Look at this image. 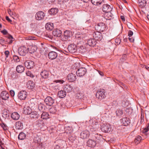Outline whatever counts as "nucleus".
I'll list each match as a JSON object with an SVG mask.
<instances>
[{
  "label": "nucleus",
  "mask_w": 149,
  "mask_h": 149,
  "mask_svg": "<svg viewBox=\"0 0 149 149\" xmlns=\"http://www.w3.org/2000/svg\"><path fill=\"white\" fill-rule=\"evenodd\" d=\"M64 81L62 79H57L56 80V84L58 83H59L61 84H63Z\"/></svg>",
  "instance_id": "nucleus-52"
},
{
  "label": "nucleus",
  "mask_w": 149,
  "mask_h": 149,
  "mask_svg": "<svg viewBox=\"0 0 149 149\" xmlns=\"http://www.w3.org/2000/svg\"><path fill=\"white\" fill-rule=\"evenodd\" d=\"M4 54L6 56V58L8 57V56L9 54V52L8 50L6 51L5 52Z\"/></svg>",
  "instance_id": "nucleus-57"
},
{
  "label": "nucleus",
  "mask_w": 149,
  "mask_h": 149,
  "mask_svg": "<svg viewBox=\"0 0 149 149\" xmlns=\"http://www.w3.org/2000/svg\"><path fill=\"white\" fill-rule=\"evenodd\" d=\"M90 131L91 132H93L96 131L97 130V127L95 125H93V126H89Z\"/></svg>",
  "instance_id": "nucleus-39"
},
{
  "label": "nucleus",
  "mask_w": 149,
  "mask_h": 149,
  "mask_svg": "<svg viewBox=\"0 0 149 149\" xmlns=\"http://www.w3.org/2000/svg\"><path fill=\"white\" fill-rule=\"evenodd\" d=\"M127 55L125 54H123L122 57V58L121 59V60H122L121 61H123L125 60L127 58Z\"/></svg>",
  "instance_id": "nucleus-51"
},
{
  "label": "nucleus",
  "mask_w": 149,
  "mask_h": 149,
  "mask_svg": "<svg viewBox=\"0 0 149 149\" xmlns=\"http://www.w3.org/2000/svg\"><path fill=\"white\" fill-rule=\"evenodd\" d=\"M45 14L44 12L42 11L38 12L35 16L36 19L38 20H41L43 19Z\"/></svg>",
  "instance_id": "nucleus-9"
},
{
  "label": "nucleus",
  "mask_w": 149,
  "mask_h": 149,
  "mask_svg": "<svg viewBox=\"0 0 149 149\" xmlns=\"http://www.w3.org/2000/svg\"><path fill=\"white\" fill-rule=\"evenodd\" d=\"M34 83L32 81H29L27 83L28 87L32 89L34 86Z\"/></svg>",
  "instance_id": "nucleus-34"
},
{
  "label": "nucleus",
  "mask_w": 149,
  "mask_h": 149,
  "mask_svg": "<svg viewBox=\"0 0 149 149\" xmlns=\"http://www.w3.org/2000/svg\"><path fill=\"white\" fill-rule=\"evenodd\" d=\"M102 10L105 13L110 12L112 10V7L109 5L106 4L103 5L102 6Z\"/></svg>",
  "instance_id": "nucleus-8"
},
{
  "label": "nucleus",
  "mask_w": 149,
  "mask_h": 149,
  "mask_svg": "<svg viewBox=\"0 0 149 149\" xmlns=\"http://www.w3.org/2000/svg\"><path fill=\"white\" fill-rule=\"evenodd\" d=\"M16 70L18 72L22 73L23 72L24 70V66L21 65H18L17 66Z\"/></svg>",
  "instance_id": "nucleus-28"
},
{
  "label": "nucleus",
  "mask_w": 149,
  "mask_h": 149,
  "mask_svg": "<svg viewBox=\"0 0 149 149\" xmlns=\"http://www.w3.org/2000/svg\"><path fill=\"white\" fill-rule=\"evenodd\" d=\"M66 94L65 91L61 90L58 92L57 96L60 98H63L65 96Z\"/></svg>",
  "instance_id": "nucleus-26"
},
{
  "label": "nucleus",
  "mask_w": 149,
  "mask_h": 149,
  "mask_svg": "<svg viewBox=\"0 0 149 149\" xmlns=\"http://www.w3.org/2000/svg\"><path fill=\"white\" fill-rule=\"evenodd\" d=\"M129 40L131 42H133L134 41V39L132 37H129Z\"/></svg>",
  "instance_id": "nucleus-62"
},
{
  "label": "nucleus",
  "mask_w": 149,
  "mask_h": 149,
  "mask_svg": "<svg viewBox=\"0 0 149 149\" xmlns=\"http://www.w3.org/2000/svg\"><path fill=\"white\" fill-rule=\"evenodd\" d=\"M62 31L59 29H56V37H60L61 36Z\"/></svg>",
  "instance_id": "nucleus-45"
},
{
  "label": "nucleus",
  "mask_w": 149,
  "mask_h": 149,
  "mask_svg": "<svg viewBox=\"0 0 149 149\" xmlns=\"http://www.w3.org/2000/svg\"><path fill=\"white\" fill-rule=\"evenodd\" d=\"M36 124L37 125H38V127H42L44 124L43 121L42 120L39 119L36 121Z\"/></svg>",
  "instance_id": "nucleus-35"
},
{
  "label": "nucleus",
  "mask_w": 149,
  "mask_h": 149,
  "mask_svg": "<svg viewBox=\"0 0 149 149\" xmlns=\"http://www.w3.org/2000/svg\"><path fill=\"white\" fill-rule=\"evenodd\" d=\"M123 114V111L120 109H118L116 111V114L117 116H121Z\"/></svg>",
  "instance_id": "nucleus-42"
},
{
  "label": "nucleus",
  "mask_w": 149,
  "mask_h": 149,
  "mask_svg": "<svg viewBox=\"0 0 149 149\" xmlns=\"http://www.w3.org/2000/svg\"><path fill=\"white\" fill-rule=\"evenodd\" d=\"M92 3L96 5H98L101 4L104 2V0H91Z\"/></svg>",
  "instance_id": "nucleus-23"
},
{
  "label": "nucleus",
  "mask_w": 149,
  "mask_h": 149,
  "mask_svg": "<svg viewBox=\"0 0 149 149\" xmlns=\"http://www.w3.org/2000/svg\"><path fill=\"white\" fill-rule=\"evenodd\" d=\"M83 97V95L82 93H78L77 94L76 97L77 99H82Z\"/></svg>",
  "instance_id": "nucleus-43"
},
{
  "label": "nucleus",
  "mask_w": 149,
  "mask_h": 149,
  "mask_svg": "<svg viewBox=\"0 0 149 149\" xmlns=\"http://www.w3.org/2000/svg\"><path fill=\"white\" fill-rule=\"evenodd\" d=\"M99 31L94 32L93 35L94 38L96 40H101L102 38V34Z\"/></svg>",
  "instance_id": "nucleus-7"
},
{
  "label": "nucleus",
  "mask_w": 149,
  "mask_h": 149,
  "mask_svg": "<svg viewBox=\"0 0 149 149\" xmlns=\"http://www.w3.org/2000/svg\"><path fill=\"white\" fill-rule=\"evenodd\" d=\"M67 39L70 37V33L69 31H66L64 32L63 35Z\"/></svg>",
  "instance_id": "nucleus-41"
},
{
  "label": "nucleus",
  "mask_w": 149,
  "mask_h": 149,
  "mask_svg": "<svg viewBox=\"0 0 149 149\" xmlns=\"http://www.w3.org/2000/svg\"><path fill=\"white\" fill-rule=\"evenodd\" d=\"M72 127H70L69 126L66 127L65 128V129L66 130V131H67V130H70L71 131V130H72Z\"/></svg>",
  "instance_id": "nucleus-63"
},
{
  "label": "nucleus",
  "mask_w": 149,
  "mask_h": 149,
  "mask_svg": "<svg viewBox=\"0 0 149 149\" xmlns=\"http://www.w3.org/2000/svg\"><path fill=\"white\" fill-rule=\"evenodd\" d=\"M13 39V36L11 35H9L6 40V42L8 43H11L13 42V40L12 39Z\"/></svg>",
  "instance_id": "nucleus-38"
},
{
  "label": "nucleus",
  "mask_w": 149,
  "mask_h": 149,
  "mask_svg": "<svg viewBox=\"0 0 149 149\" xmlns=\"http://www.w3.org/2000/svg\"><path fill=\"white\" fill-rule=\"evenodd\" d=\"M26 134L24 132H21L18 136V138L19 139L23 140L26 138Z\"/></svg>",
  "instance_id": "nucleus-36"
},
{
  "label": "nucleus",
  "mask_w": 149,
  "mask_h": 149,
  "mask_svg": "<svg viewBox=\"0 0 149 149\" xmlns=\"http://www.w3.org/2000/svg\"><path fill=\"white\" fill-rule=\"evenodd\" d=\"M133 34V32L131 30H129L128 32V35L129 37H131Z\"/></svg>",
  "instance_id": "nucleus-56"
},
{
  "label": "nucleus",
  "mask_w": 149,
  "mask_h": 149,
  "mask_svg": "<svg viewBox=\"0 0 149 149\" xmlns=\"http://www.w3.org/2000/svg\"><path fill=\"white\" fill-rule=\"evenodd\" d=\"M61 40H62L63 41H65L66 40L68 39L67 38H66L65 36L64 35H62L61 37Z\"/></svg>",
  "instance_id": "nucleus-58"
},
{
  "label": "nucleus",
  "mask_w": 149,
  "mask_h": 149,
  "mask_svg": "<svg viewBox=\"0 0 149 149\" xmlns=\"http://www.w3.org/2000/svg\"><path fill=\"white\" fill-rule=\"evenodd\" d=\"M13 60L15 61L16 62H19L20 61L19 58L18 56L15 55L13 56Z\"/></svg>",
  "instance_id": "nucleus-48"
},
{
  "label": "nucleus",
  "mask_w": 149,
  "mask_h": 149,
  "mask_svg": "<svg viewBox=\"0 0 149 149\" xmlns=\"http://www.w3.org/2000/svg\"><path fill=\"white\" fill-rule=\"evenodd\" d=\"M49 116L48 113L43 111L41 115V118L43 119H47L49 118Z\"/></svg>",
  "instance_id": "nucleus-33"
},
{
  "label": "nucleus",
  "mask_w": 149,
  "mask_h": 149,
  "mask_svg": "<svg viewBox=\"0 0 149 149\" xmlns=\"http://www.w3.org/2000/svg\"><path fill=\"white\" fill-rule=\"evenodd\" d=\"M49 72L46 70H42L40 72V75L44 79H47L49 76Z\"/></svg>",
  "instance_id": "nucleus-20"
},
{
  "label": "nucleus",
  "mask_w": 149,
  "mask_h": 149,
  "mask_svg": "<svg viewBox=\"0 0 149 149\" xmlns=\"http://www.w3.org/2000/svg\"><path fill=\"white\" fill-rule=\"evenodd\" d=\"M87 146L90 148H93L95 146L96 142L93 139H89L87 142Z\"/></svg>",
  "instance_id": "nucleus-12"
},
{
  "label": "nucleus",
  "mask_w": 149,
  "mask_h": 149,
  "mask_svg": "<svg viewBox=\"0 0 149 149\" xmlns=\"http://www.w3.org/2000/svg\"><path fill=\"white\" fill-rule=\"evenodd\" d=\"M121 42V39L119 38H116L115 40V42L116 45L120 44Z\"/></svg>",
  "instance_id": "nucleus-50"
},
{
  "label": "nucleus",
  "mask_w": 149,
  "mask_h": 149,
  "mask_svg": "<svg viewBox=\"0 0 149 149\" xmlns=\"http://www.w3.org/2000/svg\"><path fill=\"white\" fill-rule=\"evenodd\" d=\"M90 135L89 132L85 130L82 131L80 134V137L83 139H86Z\"/></svg>",
  "instance_id": "nucleus-16"
},
{
  "label": "nucleus",
  "mask_w": 149,
  "mask_h": 149,
  "mask_svg": "<svg viewBox=\"0 0 149 149\" xmlns=\"http://www.w3.org/2000/svg\"><path fill=\"white\" fill-rule=\"evenodd\" d=\"M91 136L92 139L95 141L96 142L98 140H100L102 138L101 136L98 135L97 133H91Z\"/></svg>",
  "instance_id": "nucleus-15"
},
{
  "label": "nucleus",
  "mask_w": 149,
  "mask_h": 149,
  "mask_svg": "<svg viewBox=\"0 0 149 149\" xmlns=\"http://www.w3.org/2000/svg\"><path fill=\"white\" fill-rule=\"evenodd\" d=\"M28 51H29V48H27L24 46L20 47L18 49L19 54L20 55L22 56H25Z\"/></svg>",
  "instance_id": "nucleus-3"
},
{
  "label": "nucleus",
  "mask_w": 149,
  "mask_h": 149,
  "mask_svg": "<svg viewBox=\"0 0 149 149\" xmlns=\"http://www.w3.org/2000/svg\"><path fill=\"white\" fill-rule=\"evenodd\" d=\"M26 39L27 40H33V38L32 37H26Z\"/></svg>",
  "instance_id": "nucleus-64"
},
{
  "label": "nucleus",
  "mask_w": 149,
  "mask_h": 149,
  "mask_svg": "<svg viewBox=\"0 0 149 149\" xmlns=\"http://www.w3.org/2000/svg\"><path fill=\"white\" fill-rule=\"evenodd\" d=\"M30 49H31L33 50L32 51H31V52H30V53H33L35 52L36 51V50L37 49V48L36 47H32Z\"/></svg>",
  "instance_id": "nucleus-53"
},
{
  "label": "nucleus",
  "mask_w": 149,
  "mask_h": 149,
  "mask_svg": "<svg viewBox=\"0 0 149 149\" xmlns=\"http://www.w3.org/2000/svg\"><path fill=\"white\" fill-rule=\"evenodd\" d=\"M55 8H52L49 10L48 13L51 15H54L56 14Z\"/></svg>",
  "instance_id": "nucleus-40"
},
{
  "label": "nucleus",
  "mask_w": 149,
  "mask_h": 149,
  "mask_svg": "<svg viewBox=\"0 0 149 149\" xmlns=\"http://www.w3.org/2000/svg\"><path fill=\"white\" fill-rule=\"evenodd\" d=\"M11 116L13 119L17 120L19 119V115L17 112H14L11 114Z\"/></svg>",
  "instance_id": "nucleus-22"
},
{
  "label": "nucleus",
  "mask_w": 149,
  "mask_h": 149,
  "mask_svg": "<svg viewBox=\"0 0 149 149\" xmlns=\"http://www.w3.org/2000/svg\"><path fill=\"white\" fill-rule=\"evenodd\" d=\"M67 78L69 82H73L77 79V77L75 74L72 73L69 74L67 77Z\"/></svg>",
  "instance_id": "nucleus-11"
},
{
  "label": "nucleus",
  "mask_w": 149,
  "mask_h": 149,
  "mask_svg": "<svg viewBox=\"0 0 149 149\" xmlns=\"http://www.w3.org/2000/svg\"><path fill=\"white\" fill-rule=\"evenodd\" d=\"M141 116L140 117L141 123H142L143 122L144 119V114L143 111H141Z\"/></svg>",
  "instance_id": "nucleus-46"
},
{
  "label": "nucleus",
  "mask_w": 149,
  "mask_h": 149,
  "mask_svg": "<svg viewBox=\"0 0 149 149\" xmlns=\"http://www.w3.org/2000/svg\"><path fill=\"white\" fill-rule=\"evenodd\" d=\"M68 49L70 53H75L77 50V46L74 44H71L68 46Z\"/></svg>",
  "instance_id": "nucleus-6"
},
{
  "label": "nucleus",
  "mask_w": 149,
  "mask_h": 149,
  "mask_svg": "<svg viewBox=\"0 0 149 149\" xmlns=\"http://www.w3.org/2000/svg\"><path fill=\"white\" fill-rule=\"evenodd\" d=\"M45 106L43 104L40 103L38 104V109L41 112H43L45 110Z\"/></svg>",
  "instance_id": "nucleus-30"
},
{
  "label": "nucleus",
  "mask_w": 149,
  "mask_h": 149,
  "mask_svg": "<svg viewBox=\"0 0 149 149\" xmlns=\"http://www.w3.org/2000/svg\"><path fill=\"white\" fill-rule=\"evenodd\" d=\"M29 115L30 117L32 118H37L39 116L37 112L36 111H32Z\"/></svg>",
  "instance_id": "nucleus-25"
},
{
  "label": "nucleus",
  "mask_w": 149,
  "mask_h": 149,
  "mask_svg": "<svg viewBox=\"0 0 149 149\" xmlns=\"http://www.w3.org/2000/svg\"><path fill=\"white\" fill-rule=\"evenodd\" d=\"M15 127L17 129L21 130L23 128V124L20 121L17 122L15 125Z\"/></svg>",
  "instance_id": "nucleus-27"
},
{
  "label": "nucleus",
  "mask_w": 149,
  "mask_h": 149,
  "mask_svg": "<svg viewBox=\"0 0 149 149\" xmlns=\"http://www.w3.org/2000/svg\"><path fill=\"white\" fill-rule=\"evenodd\" d=\"M26 75L31 77V78H34L35 77V76L32 74L31 72L28 71L26 73Z\"/></svg>",
  "instance_id": "nucleus-44"
},
{
  "label": "nucleus",
  "mask_w": 149,
  "mask_h": 149,
  "mask_svg": "<svg viewBox=\"0 0 149 149\" xmlns=\"http://www.w3.org/2000/svg\"><path fill=\"white\" fill-rule=\"evenodd\" d=\"M141 136H138L136 138H135L134 141L136 144H138L140 143L141 140Z\"/></svg>",
  "instance_id": "nucleus-37"
},
{
  "label": "nucleus",
  "mask_w": 149,
  "mask_h": 149,
  "mask_svg": "<svg viewBox=\"0 0 149 149\" xmlns=\"http://www.w3.org/2000/svg\"><path fill=\"white\" fill-rule=\"evenodd\" d=\"M138 2L139 6L141 7H143L146 6V0H139Z\"/></svg>",
  "instance_id": "nucleus-32"
},
{
  "label": "nucleus",
  "mask_w": 149,
  "mask_h": 149,
  "mask_svg": "<svg viewBox=\"0 0 149 149\" xmlns=\"http://www.w3.org/2000/svg\"><path fill=\"white\" fill-rule=\"evenodd\" d=\"M27 96V93L24 91H21L19 93L18 97L20 100H24Z\"/></svg>",
  "instance_id": "nucleus-10"
},
{
  "label": "nucleus",
  "mask_w": 149,
  "mask_h": 149,
  "mask_svg": "<svg viewBox=\"0 0 149 149\" xmlns=\"http://www.w3.org/2000/svg\"><path fill=\"white\" fill-rule=\"evenodd\" d=\"M149 130L148 127L142 130V132L143 133L145 134L146 135H147V132H148Z\"/></svg>",
  "instance_id": "nucleus-49"
},
{
  "label": "nucleus",
  "mask_w": 149,
  "mask_h": 149,
  "mask_svg": "<svg viewBox=\"0 0 149 149\" xmlns=\"http://www.w3.org/2000/svg\"><path fill=\"white\" fill-rule=\"evenodd\" d=\"M106 26V25L104 23L100 22L97 24L95 27V29L98 31L103 32L105 30Z\"/></svg>",
  "instance_id": "nucleus-4"
},
{
  "label": "nucleus",
  "mask_w": 149,
  "mask_h": 149,
  "mask_svg": "<svg viewBox=\"0 0 149 149\" xmlns=\"http://www.w3.org/2000/svg\"><path fill=\"white\" fill-rule=\"evenodd\" d=\"M72 89V86L70 84H67L65 85L64 89L65 91H67V92H71Z\"/></svg>",
  "instance_id": "nucleus-29"
},
{
  "label": "nucleus",
  "mask_w": 149,
  "mask_h": 149,
  "mask_svg": "<svg viewBox=\"0 0 149 149\" xmlns=\"http://www.w3.org/2000/svg\"><path fill=\"white\" fill-rule=\"evenodd\" d=\"M45 102L46 104L48 106H51L54 103V100L50 97H47L45 100Z\"/></svg>",
  "instance_id": "nucleus-17"
},
{
  "label": "nucleus",
  "mask_w": 149,
  "mask_h": 149,
  "mask_svg": "<svg viewBox=\"0 0 149 149\" xmlns=\"http://www.w3.org/2000/svg\"><path fill=\"white\" fill-rule=\"evenodd\" d=\"M86 49L85 48H83V49H82L81 48L79 49V52L80 53H81V54H84L86 52Z\"/></svg>",
  "instance_id": "nucleus-54"
},
{
  "label": "nucleus",
  "mask_w": 149,
  "mask_h": 149,
  "mask_svg": "<svg viewBox=\"0 0 149 149\" xmlns=\"http://www.w3.org/2000/svg\"><path fill=\"white\" fill-rule=\"evenodd\" d=\"M9 97V94L6 91H3L1 93V97L2 100H6Z\"/></svg>",
  "instance_id": "nucleus-19"
},
{
  "label": "nucleus",
  "mask_w": 149,
  "mask_h": 149,
  "mask_svg": "<svg viewBox=\"0 0 149 149\" xmlns=\"http://www.w3.org/2000/svg\"><path fill=\"white\" fill-rule=\"evenodd\" d=\"M1 32L4 35H6L8 33L7 31L5 29H4V30L1 31Z\"/></svg>",
  "instance_id": "nucleus-60"
},
{
  "label": "nucleus",
  "mask_w": 149,
  "mask_h": 149,
  "mask_svg": "<svg viewBox=\"0 0 149 149\" xmlns=\"http://www.w3.org/2000/svg\"><path fill=\"white\" fill-rule=\"evenodd\" d=\"M88 44L90 46L94 47L97 43V41L94 38H91L88 40Z\"/></svg>",
  "instance_id": "nucleus-14"
},
{
  "label": "nucleus",
  "mask_w": 149,
  "mask_h": 149,
  "mask_svg": "<svg viewBox=\"0 0 149 149\" xmlns=\"http://www.w3.org/2000/svg\"><path fill=\"white\" fill-rule=\"evenodd\" d=\"M32 112L31 109L29 107H24L23 109V112L26 114L30 115Z\"/></svg>",
  "instance_id": "nucleus-21"
},
{
  "label": "nucleus",
  "mask_w": 149,
  "mask_h": 149,
  "mask_svg": "<svg viewBox=\"0 0 149 149\" xmlns=\"http://www.w3.org/2000/svg\"><path fill=\"white\" fill-rule=\"evenodd\" d=\"M1 126L2 127L3 130H6V127L5 125L3 123H2L1 124Z\"/></svg>",
  "instance_id": "nucleus-59"
},
{
  "label": "nucleus",
  "mask_w": 149,
  "mask_h": 149,
  "mask_svg": "<svg viewBox=\"0 0 149 149\" xmlns=\"http://www.w3.org/2000/svg\"><path fill=\"white\" fill-rule=\"evenodd\" d=\"M120 122L122 125L125 126L129 125L130 123L129 118L127 117H125L121 119L120 120Z\"/></svg>",
  "instance_id": "nucleus-13"
},
{
  "label": "nucleus",
  "mask_w": 149,
  "mask_h": 149,
  "mask_svg": "<svg viewBox=\"0 0 149 149\" xmlns=\"http://www.w3.org/2000/svg\"><path fill=\"white\" fill-rule=\"evenodd\" d=\"M101 130L104 132H108L111 130L110 125L108 123H104L101 126Z\"/></svg>",
  "instance_id": "nucleus-2"
},
{
  "label": "nucleus",
  "mask_w": 149,
  "mask_h": 149,
  "mask_svg": "<svg viewBox=\"0 0 149 149\" xmlns=\"http://www.w3.org/2000/svg\"><path fill=\"white\" fill-rule=\"evenodd\" d=\"M86 72V69L84 68H81L78 69L76 72L77 76L79 77L84 75Z\"/></svg>",
  "instance_id": "nucleus-5"
},
{
  "label": "nucleus",
  "mask_w": 149,
  "mask_h": 149,
  "mask_svg": "<svg viewBox=\"0 0 149 149\" xmlns=\"http://www.w3.org/2000/svg\"><path fill=\"white\" fill-rule=\"evenodd\" d=\"M50 112L52 113L55 114L56 113V109L55 107H52L50 109Z\"/></svg>",
  "instance_id": "nucleus-47"
},
{
  "label": "nucleus",
  "mask_w": 149,
  "mask_h": 149,
  "mask_svg": "<svg viewBox=\"0 0 149 149\" xmlns=\"http://www.w3.org/2000/svg\"><path fill=\"white\" fill-rule=\"evenodd\" d=\"M8 12L9 15L11 16L13 15L14 14V13L12 12L10 9H8Z\"/></svg>",
  "instance_id": "nucleus-55"
},
{
  "label": "nucleus",
  "mask_w": 149,
  "mask_h": 149,
  "mask_svg": "<svg viewBox=\"0 0 149 149\" xmlns=\"http://www.w3.org/2000/svg\"><path fill=\"white\" fill-rule=\"evenodd\" d=\"M106 91L104 89H100L96 93V97L99 99L102 100L106 97Z\"/></svg>",
  "instance_id": "nucleus-1"
},
{
  "label": "nucleus",
  "mask_w": 149,
  "mask_h": 149,
  "mask_svg": "<svg viewBox=\"0 0 149 149\" xmlns=\"http://www.w3.org/2000/svg\"><path fill=\"white\" fill-rule=\"evenodd\" d=\"M25 64L28 69H31L35 66L34 62L31 61H28L25 63Z\"/></svg>",
  "instance_id": "nucleus-18"
},
{
  "label": "nucleus",
  "mask_w": 149,
  "mask_h": 149,
  "mask_svg": "<svg viewBox=\"0 0 149 149\" xmlns=\"http://www.w3.org/2000/svg\"><path fill=\"white\" fill-rule=\"evenodd\" d=\"M46 29L48 30H52L53 29V24L52 23H47L45 26Z\"/></svg>",
  "instance_id": "nucleus-31"
},
{
  "label": "nucleus",
  "mask_w": 149,
  "mask_h": 149,
  "mask_svg": "<svg viewBox=\"0 0 149 149\" xmlns=\"http://www.w3.org/2000/svg\"><path fill=\"white\" fill-rule=\"evenodd\" d=\"M49 58L52 60L56 58V52H54L52 51L50 52L48 54Z\"/></svg>",
  "instance_id": "nucleus-24"
},
{
  "label": "nucleus",
  "mask_w": 149,
  "mask_h": 149,
  "mask_svg": "<svg viewBox=\"0 0 149 149\" xmlns=\"http://www.w3.org/2000/svg\"><path fill=\"white\" fill-rule=\"evenodd\" d=\"M10 93L11 96L13 97L15 95V92L13 90H11L10 91Z\"/></svg>",
  "instance_id": "nucleus-61"
}]
</instances>
